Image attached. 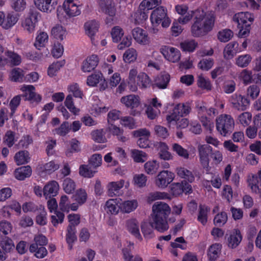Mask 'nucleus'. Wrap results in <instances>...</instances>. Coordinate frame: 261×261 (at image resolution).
<instances>
[{
	"label": "nucleus",
	"instance_id": "1",
	"mask_svg": "<svg viewBox=\"0 0 261 261\" xmlns=\"http://www.w3.org/2000/svg\"><path fill=\"white\" fill-rule=\"evenodd\" d=\"M215 18L213 14L198 9L195 12V19L191 27L193 36L199 37L206 35L213 29Z\"/></svg>",
	"mask_w": 261,
	"mask_h": 261
},
{
	"label": "nucleus",
	"instance_id": "2",
	"mask_svg": "<svg viewBox=\"0 0 261 261\" xmlns=\"http://www.w3.org/2000/svg\"><path fill=\"white\" fill-rule=\"evenodd\" d=\"M170 213L171 208L165 202L158 201L152 205V226L158 231L163 232L169 229L167 218Z\"/></svg>",
	"mask_w": 261,
	"mask_h": 261
},
{
	"label": "nucleus",
	"instance_id": "3",
	"mask_svg": "<svg viewBox=\"0 0 261 261\" xmlns=\"http://www.w3.org/2000/svg\"><path fill=\"white\" fill-rule=\"evenodd\" d=\"M254 19L253 15L248 12H239L233 16V19L238 23V27L240 29L239 37H246L249 35Z\"/></svg>",
	"mask_w": 261,
	"mask_h": 261
},
{
	"label": "nucleus",
	"instance_id": "4",
	"mask_svg": "<svg viewBox=\"0 0 261 261\" xmlns=\"http://www.w3.org/2000/svg\"><path fill=\"white\" fill-rule=\"evenodd\" d=\"M234 126V121L231 116L222 114L216 119V128L223 136L230 135Z\"/></svg>",
	"mask_w": 261,
	"mask_h": 261
},
{
	"label": "nucleus",
	"instance_id": "5",
	"mask_svg": "<svg viewBox=\"0 0 261 261\" xmlns=\"http://www.w3.org/2000/svg\"><path fill=\"white\" fill-rule=\"evenodd\" d=\"M150 20L153 26H159L161 23L163 28H167L171 23V20L167 16L166 10L163 7H159L152 12Z\"/></svg>",
	"mask_w": 261,
	"mask_h": 261
},
{
	"label": "nucleus",
	"instance_id": "6",
	"mask_svg": "<svg viewBox=\"0 0 261 261\" xmlns=\"http://www.w3.org/2000/svg\"><path fill=\"white\" fill-rule=\"evenodd\" d=\"M191 111L189 103H178L174 107L172 113L167 116V120L168 123L178 120L179 117L188 115Z\"/></svg>",
	"mask_w": 261,
	"mask_h": 261
},
{
	"label": "nucleus",
	"instance_id": "7",
	"mask_svg": "<svg viewBox=\"0 0 261 261\" xmlns=\"http://www.w3.org/2000/svg\"><path fill=\"white\" fill-rule=\"evenodd\" d=\"M198 156L199 158V162L203 168L205 169L206 171L210 170L209 155L212 151V147L207 144H199L197 147Z\"/></svg>",
	"mask_w": 261,
	"mask_h": 261
},
{
	"label": "nucleus",
	"instance_id": "8",
	"mask_svg": "<svg viewBox=\"0 0 261 261\" xmlns=\"http://www.w3.org/2000/svg\"><path fill=\"white\" fill-rule=\"evenodd\" d=\"M20 90L23 93L22 97L24 98V100L35 103H38L41 101L42 96L35 92L34 86L24 85L21 87Z\"/></svg>",
	"mask_w": 261,
	"mask_h": 261
},
{
	"label": "nucleus",
	"instance_id": "9",
	"mask_svg": "<svg viewBox=\"0 0 261 261\" xmlns=\"http://www.w3.org/2000/svg\"><path fill=\"white\" fill-rule=\"evenodd\" d=\"M229 101L233 109L242 111L246 110L250 104L247 98L238 93L232 95Z\"/></svg>",
	"mask_w": 261,
	"mask_h": 261
},
{
	"label": "nucleus",
	"instance_id": "10",
	"mask_svg": "<svg viewBox=\"0 0 261 261\" xmlns=\"http://www.w3.org/2000/svg\"><path fill=\"white\" fill-rule=\"evenodd\" d=\"M174 174L168 170L159 172L155 180V185L159 188H166L174 179Z\"/></svg>",
	"mask_w": 261,
	"mask_h": 261
},
{
	"label": "nucleus",
	"instance_id": "11",
	"mask_svg": "<svg viewBox=\"0 0 261 261\" xmlns=\"http://www.w3.org/2000/svg\"><path fill=\"white\" fill-rule=\"evenodd\" d=\"M160 52L167 60L172 63L177 62L180 59V51L173 47L163 46L160 48Z\"/></svg>",
	"mask_w": 261,
	"mask_h": 261
},
{
	"label": "nucleus",
	"instance_id": "12",
	"mask_svg": "<svg viewBox=\"0 0 261 261\" xmlns=\"http://www.w3.org/2000/svg\"><path fill=\"white\" fill-rule=\"evenodd\" d=\"M34 3L40 11L50 13L55 9L58 0H34Z\"/></svg>",
	"mask_w": 261,
	"mask_h": 261
},
{
	"label": "nucleus",
	"instance_id": "13",
	"mask_svg": "<svg viewBox=\"0 0 261 261\" xmlns=\"http://www.w3.org/2000/svg\"><path fill=\"white\" fill-rule=\"evenodd\" d=\"M126 227L128 231L140 242L143 240L139 229V223L136 219H130L126 222Z\"/></svg>",
	"mask_w": 261,
	"mask_h": 261
},
{
	"label": "nucleus",
	"instance_id": "14",
	"mask_svg": "<svg viewBox=\"0 0 261 261\" xmlns=\"http://www.w3.org/2000/svg\"><path fill=\"white\" fill-rule=\"evenodd\" d=\"M99 59L97 55H92L88 57L82 63L81 69L84 72L93 70L97 66Z\"/></svg>",
	"mask_w": 261,
	"mask_h": 261
},
{
	"label": "nucleus",
	"instance_id": "15",
	"mask_svg": "<svg viewBox=\"0 0 261 261\" xmlns=\"http://www.w3.org/2000/svg\"><path fill=\"white\" fill-rule=\"evenodd\" d=\"M242 240V237L240 231L238 229H234L227 236V246L229 248L234 249L239 246Z\"/></svg>",
	"mask_w": 261,
	"mask_h": 261
},
{
	"label": "nucleus",
	"instance_id": "16",
	"mask_svg": "<svg viewBox=\"0 0 261 261\" xmlns=\"http://www.w3.org/2000/svg\"><path fill=\"white\" fill-rule=\"evenodd\" d=\"M37 15L33 12H30L22 22L23 29L29 33H33L35 31L37 20Z\"/></svg>",
	"mask_w": 261,
	"mask_h": 261
},
{
	"label": "nucleus",
	"instance_id": "17",
	"mask_svg": "<svg viewBox=\"0 0 261 261\" xmlns=\"http://www.w3.org/2000/svg\"><path fill=\"white\" fill-rule=\"evenodd\" d=\"M98 5L101 11L113 17L116 14L115 4L113 0H99Z\"/></svg>",
	"mask_w": 261,
	"mask_h": 261
},
{
	"label": "nucleus",
	"instance_id": "18",
	"mask_svg": "<svg viewBox=\"0 0 261 261\" xmlns=\"http://www.w3.org/2000/svg\"><path fill=\"white\" fill-rule=\"evenodd\" d=\"M132 35L135 40L139 44L146 45L149 43V37L146 31L137 27L132 30Z\"/></svg>",
	"mask_w": 261,
	"mask_h": 261
},
{
	"label": "nucleus",
	"instance_id": "19",
	"mask_svg": "<svg viewBox=\"0 0 261 261\" xmlns=\"http://www.w3.org/2000/svg\"><path fill=\"white\" fill-rule=\"evenodd\" d=\"M63 9L66 14L70 17L79 15L81 13L79 6L73 0H67L63 3Z\"/></svg>",
	"mask_w": 261,
	"mask_h": 261
},
{
	"label": "nucleus",
	"instance_id": "20",
	"mask_svg": "<svg viewBox=\"0 0 261 261\" xmlns=\"http://www.w3.org/2000/svg\"><path fill=\"white\" fill-rule=\"evenodd\" d=\"M59 189L58 183L53 180L46 184L43 188V195L46 199L56 196Z\"/></svg>",
	"mask_w": 261,
	"mask_h": 261
},
{
	"label": "nucleus",
	"instance_id": "21",
	"mask_svg": "<svg viewBox=\"0 0 261 261\" xmlns=\"http://www.w3.org/2000/svg\"><path fill=\"white\" fill-rule=\"evenodd\" d=\"M120 101L127 108L131 109L136 108L140 105V97L134 94H130L122 97Z\"/></svg>",
	"mask_w": 261,
	"mask_h": 261
},
{
	"label": "nucleus",
	"instance_id": "22",
	"mask_svg": "<svg viewBox=\"0 0 261 261\" xmlns=\"http://www.w3.org/2000/svg\"><path fill=\"white\" fill-rule=\"evenodd\" d=\"M170 75L168 73H164L156 77L154 83L152 85L153 89H165L167 88L170 81Z\"/></svg>",
	"mask_w": 261,
	"mask_h": 261
},
{
	"label": "nucleus",
	"instance_id": "23",
	"mask_svg": "<svg viewBox=\"0 0 261 261\" xmlns=\"http://www.w3.org/2000/svg\"><path fill=\"white\" fill-rule=\"evenodd\" d=\"M124 183L125 181L123 179L109 182L107 186L108 194L109 196L110 197L119 196V191L123 188Z\"/></svg>",
	"mask_w": 261,
	"mask_h": 261
},
{
	"label": "nucleus",
	"instance_id": "24",
	"mask_svg": "<svg viewBox=\"0 0 261 261\" xmlns=\"http://www.w3.org/2000/svg\"><path fill=\"white\" fill-rule=\"evenodd\" d=\"M138 206V202L136 199L124 200L119 203L120 212L129 214L134 211Z\"/></svg>",
	"mask_w": 261,
	"mask_h": 261
},
{
	"label": "nucleus",
	"instance_id": "25",
	"mask_svg": "<svg viewBox=\"0 0 261 261\" xmlns=\"http://www.w3.org/2000/svg\"><path fill=\"white\" fill-rule=\"evenodd\" d=\"M239 51L238 43L236 41L230 42L226 45L224 49V57L227 60L230 59Z\"/></svg>",
	"mask_w": 261,
	"mask_h": 261
},
{
	"label": "nucleus",
	"instance_id": "26",
	"mask_svg": "<svg viewBox=\"0 0 261 261\" xmlns=\"http://www.w3.org/2000/svg\"><path fill=\"white\" fill-rule=\"evenodd\" d=\"M138 71L136 68L131 69L128 72L127 79V83L130 91L135 92L138 89V84H137L136 78H137Z\"/></svg>",
	"mask_w": 261,
	"mask_h": 261
},
{
	"label": "nucleus",
	"instance_id": "27",
	"mask_svg": "<svg viewBox=\"0 0 261 261\" xmlns=\"http://www.w3.org/2000/svg\"><path fill=\"white\" fill-rule=\"evenodd\" d=\"M249 187L252 192L258 194L261 198V185H258V177L256 175L252 174L249 175L247 179Z\"/></svg>",
	"mask_w": 261,
	"mask_h": 261
},
{
	"label": "nucleus",
	"instance_id": "28",
	"mask_svg": "<svg viewBox=\"0 0 261 261\" xmlns=\"http://www.w3.org/2000/svg\"><path fill=\"white\" fill-rule=\"evenodd\" d=\"M19 15L13 12L8 13L6 18H4L3 28L9 29L14 25L19 19Z\"/></svg>",
	"mask_w": 261,
	"mask_h": 261
},
{
	"label": "nucleus",
	"instance_id": "29",
	"mask_svg": "<svg viewBox=\"0 0 261 261\" xmlns=\"http://www.w3.org/2000/svg\"><path fill=\"white\" fill-rule=\"evenodd\" d=\"M34 243L30 245L29 247L30 252H33L36 250L37 246H44L47 245L48 240L45 236L42 234H38L35 236Z\"/></svg>",
	"mask_w": 261,
	"mask_h": 261
},
{
	"label": "nucleus",
	"instance_id": "30",
	"mask_svg": "<svg viewBox=\"0 0 261 261\" xmlns=\"http://www.w3.org/2000/svg\"><path fill=\"white\" fill-rule=\"evenodd\" d=\"M31 174L32 169L29 166L18 168L14 172L15 177L18 180H24L25 178L30 177Z\"/></svg>",
	"mask_w": 261,
	"mask_h": 261
},
{
	"label": "nucleus",
	"instance_id": "31",
	"mask_svg": "<svg viewBox=\"0 0 261 261\" xmlns=\"http://www.w3.org/2000/svg\"><path fill=\"white\" fill-rule=\"evenodd\" d=\"M159 154L161 159L164 160H170L173 159L171 153L168 151V145L164 142H160L158 145Z\"/></svg>",
	"mask_w": 261,
	"mask_h": 261
},
{
	"label": "nucleus",
	"instance_id": "32",
	"mask_svg": "<svg viewBox=\"0 0 261 261\" xmlns=\"http://www.w3.org/2000/svg\"><path fill=\"white\" fill-rule=\"evenodd\" d=\"M120 199H111L108 200L106 203V206L107 209V212L113 215H116L118 213L119 208V201Z\"/></svg>",
	"mask_w": 261,
	"mask_h": 261
},
{
	"label": "nucleus",
	"instance_id": "33",
	"mask_svg": "<svg viewBox=\"0 0 261 261\" xmlns=\"http://www.w3.org/2000/svg\"><path fill=\"white\" fill-rule=\"evenodd\" d=\"M86 34L92 37L95 35L98 31L99 23L94 20L86 22L84 25Z\"/></svg>",
	"mask_w": 261,
	"mask_h": 261
},
{
	"label": "nucleus",
	"instance_id": "34",
	"mask_svg": "<svg viewBox=\"0 0 261 261\" xmlns=\"http://www.w3.org/2000/svg\"><path fill=\"white\" fill-rule=\"evenodd\" d=\"M252 57L249 54H244L238 56L235 59V64L240 68H246L251 63Z\"/></svg>",
	"mask_w": 261,
	"mask_h": 261
},
{
	"label": "nucleus",
	"instance_id": "35",
	"mask_svg": "<svg viewBox=\"0 0 261 261\" xmlns=\"http://www.w3.org/2000/svg\"><path fill=\"white\" fill-rule=\"evenodd\" d=\"M6 60L8 63L12 66H18L21 62V56L12 51H7L5 53Z\"/></svg>",
	"mask_w": 261,
	"mask_h": 261
},
{
	"label": "nucleus",
	"instance_id": "36",
	"mask_svg": "<svg viewBox=\"0 0 261 261\" xmlns=\"http://www.w3.org/2000/svg\"><path fill=\"white\" fill-rule=\"evenodd\" d=\"M167 199H170V196L169 194L164 192H151L147 197V200L150 203L158 200Z\"/></svg>",
	"mask_w": 261,
	"mask_h": 261
},
{
	"label": "nucleus",
	"instance_id": "37",
	"mask_svg": "<svg viewBox=\"0 0 261 261\" xmlns=\"http://www.w3.org/2000/svg\"><path fill=\"white\" fill-rule=\"evenodd\" d=\"M51 35L57 40H63L66 36L65 29L60 25H56L51 30Z\"/></svg>",
	"mask_w": 261,
	"mask_h": 261
},
{
	"label": "nucleus",
	"instance_id": "38",
	"mask_svg": "<svg viewBox=\"0 0 261 261\" xmlns=\"http://www.w3.org/2000/svg\"><path fill=\"white\" fill-rule=\"evenodd\" d=\"M221 250V245L215 243L212 245L208 248L207 251L208 257L211 260L216 259L220 253Z\"/></svg>",
	"mask_w": 261,
	"mask_h": 261
},
{
	"label": "nucleus",
	"instance_id": "39",
	"mask_svg": "<svg viewBox=\"0 0 261 261\" xmlns=\"http://www.w3.org/2000/svg\"><path fill=\"white\" fill-rule=\"evenodd\" d=\"M238 79L245 85H248L252 82V72L251 70L245 69L238 73Z\"/></svg>",
	"mask_w": 261,
	"mask_h": 261
},
{
	"label": "nucleus",
	"instance_id": "40",
	"mask_svg": "<svg viewBox=\"0 0 261 261\" xmlns=\"http://www.w3.org/2000/svg\"><path fill=\"white\" fill-rule=\"evenodd\" d=\"M148 11L145 8L142 9L139 6V9L134 14V19L136 23L140 24L143 22L148 18Z\"/></svg>",
	"mask_w": 261,
	"mask_h": 261
},
{
	"label": "nucleus",
	"instance_id": "41",
	"mask_svg": "<svg viewBox=\"0 0 261 261\" xmlns=\"http://www.w3.org/2000/svg\"><path fill=\"white\" fill-rule=\"evenodd\" d=\"M176 172L178 176L187 180L190 182H192L195 179L192 172L184 167L177 168Z\"/></svg>",
	"mask_w": 261,
	"mask_h": 261
},
{
	"label": "nucleus",
	"instance_id": "42",
	"mask_svg": "<svg viewBox=\"0 0 261 261\" xmlns=\"http://www.w3.org/2000/svg\"><path fill=\"white\" fill-rule=\"evenodd\" d=\"M131 156L134 161L137 163H143L148 158L147 154L145 152L137 149L131 150Z\"/></svg>",
	"mask_w": 261,
	"mask_h": 261
},
{
	"label": "nucleus",
	"instance_id": "43",
	"mask_svg": "<svg viewBox=\"0 0 261 261\" xmlns=\"http://www.w3.org/2000/svg\"><path fill=\"white\" fill-rule=\"evenodd\" d=\"M141 231L145 239L148 240L154 237V233L152 228H154L152 225L151 226L147 222H143L141 224Z\"/></svg>",
	"mask_w": 261,
	"mask_h": 261
},
{
	"label": "nucleus",
	"instance_id": "44",
	"mask_svg": "<svg viewBox=\"0 0 261 261\" xmlns=\"http://www.w3.org/2000/svg\"><path fill=\"white\" fill-rule=\"evenodd\" d=\"M0 247L5 252L9 253L14 250L15 245L12 239L5 238L1 241Z\"/></svg>",
	"mask_w": 261,
	"mask_h": 261
},
{
	"label": "nucleus",
	"instance_id": "45",
	"mask_svg": "<svg viewBox=\"0 0 261 261\" xmlns=\"http://www.w3.org/2000/svg\"><path fill=\"white\" fill-rule=\"evenodd\" d=\"M62 187L64 191L67 194H72L76 188V184L71 178L67 177L63 180Z\"/></svg>",
	"mask_w": 261,
	"mask_h": 261
},
{
	"label": "nucleus",
	"instance_id": "46",
	"mask_svg": "<svg viewBox=\"0 0 261 261\" xmlns=\"http://www.w3.org/2000/svg\"><path fill=\"white\" fill-rule=\"evenodd\" d=\"M137 79V84L141 88H146L151 85V80L148 75L144 72L140 73L138 75Z\"/></svg>",
	"mask_w": 261,
	"mask_h": 261
},
{
	"label": "nucleus",
	"instance_id": "47",
	"mask_svg": "<svg viewBox=\"0 0 261 261\" xmlns=\"http://www.w3.org/2000/svg\"><path fill=\"white\" fill-rule=\"evenodd\" d=\"M48 35L45 32L40 31L38 33L35 43V46L39 49V47L44 46L48 42Z\"/></svg>",
	"mask_w": 261,
	"mask_h": 261
},
{
	"label": "nucleus",
	"instance_id": "48",
	"mask_svg": "<svg viewBox=\"0 0 261 261\" xmlns=\"http://www.w3.org/2000/svg\"><path fill=\"white\" fill-rule=\"evenodd\" d=\"M210 209L206 205H200L197 219L202 225H204L207 221V214Z\"/></svg>",
	"mask_w": 261,
	"mask_h": 261
},
{
	"label": "nucleus",
	"instance_id": "49",
	"mask_svg": "<svg viewBox=\"0 0 261 261\" xmlns=\"http://www.w3.org/2000/svg\"><path fill=\"white\" fill-rule=\"evenodd\" d=\"M29 159V153L27 151H19L14 156V160L18 165L27 163Z\"/></svg>",
	"mask_w": 261,
	"mask_h": 261
},
{
	"label": "nucleus",
	"instance_id": "50",
	"mask_svg": "<svg viewBox=\"0 0 261 261\" xmlns=\"http://www.w3.org/2000/svg\"><path fill=\"white\" fill-rule=\"evenodd\" d=\"M91 168L87 165H81L79 168L80 175L86 178H91L94 176L97 171L93 169H92Z\"/></svg>",
	"mask_w": 261,
	"mask_h": 261
},
{
	"label": "nucleus",
	"instance_id": "51",
	"mask_svg": "<svg viewBox=\"0 0 261 261\" xmlns=\"http://www.w3.org/2000/svg\"><path fill=\"white\" fill-rule=\"evenodd\" d=\"M147 177L143 173L136 174L134 176L133 182L138 188H143L146 186Z\"/></svg>",
	"mask_w": 261,
	"mask_h": 261
},
{
	"label": "nucleus",
	"instance_id": "52",
	"mask_svg": "<svg viewBox=\"0 0 261 261\" xmlns=\"http://www.w3.org/2000/svg\"><path fill=\"white\" fill-rule=\"evenodd\" d=\"M27 0H11V7L15 11L20 12L27 8Z\"/></svg>",
	"mask_w": 261,
	"mask_h": 261
},
{
	"label": "nucleus",
	"instance_id": "53",
	"mask_svg": "<svg viewBox=\"0 0 261 261\" xmlns=\"http://www.w3.org/2000/svg\"><path fill=\"white\" fill-rule=\"evenodd\" d=\"M103 79L101 73H95L88 76L87 79V84L90 87L96 86Z\"/></svg>",
	"mask_w": 261,
	"mask_h": 261
},
{
	"label": "nucleus",
	"instance_id": "54",
	"mask_svg": "<svg viewBox=\"0 0 261 261\" xmlns=\"http://www.w3.org/2000/svg\"><path fill=\"white\" fill-rule=\"evenodd\" d=\"M197 85L198 87L203 90L210 91L212 89V85L208 79L200 74L198 76Z\"/></svg>",
	"mask_w": 261,
	"mask_h": 261
},
{
	"label": "nucleus",
	"instance_id": "55",
	"mask_svg": "<svg viewBox=\"0 0 261 261\" xmlns=\"http://www.w3.org/2000/svg\"><path fill=\"white\" fill-rule=\"evenodd\" d=\"M72 198L79 204L81 205L86 202L87 195L85 190L80 189L76 191Z\"/></svg>",
	"mask_w": 261,
	"mask_h": 261
},
{
	"label": "nucleus",
	"instance_id": "56",
	"mask_svg": "<svg viewBox=\"0 0 261 261\" xmlns=\"http://www.w3.org/2000/svg\"><path fill=\"white\" fill-rule=\"evenodd\" d=\"M123 60L126 63L134 62L137 58V53L135 49L130 48L127 49L123 56Z\"/></svg>",
	"mask_w": 261,
	"mask_h": 261
},
{
	"label": "nucleus",
	"instance_id": "57",
	"mask_svg": "<svg viewBox=\"0 0 261 261\" xmlns=\"http://www.w3.org/2000/svg\"><path fill=\"white\" fill-rule=\"evenodd\" d=\"M64 64L65 61L64 60L54 62L48 68V75L50 77L55 76Z\"/></svg>",
	"mask_w": 261,
	"mask_h": 261
},
{
	"label": "nucleus",
	"instance_id": "58",
	"mask_svg": "<svg viewBox=\"0 0 261 261\" xmlns=\"http://www.w3.org/2000/svg\"><path fill=\"white\" fill-rule=\"evenodd\" d=\"M92 140L95 142L103 143L107 141L103 129H96L92 131L91 133Z\"/></svg>",
	"mask_w": 261,
	"mask_h": 261
},
{
	"label": "nucleus",
	"instance_id": "59",
	"mask_svg": "<svg viewBox=\"0 0 261 261\" xmlns=\"http://www.w3.org/2000/svg\"><path fill=\"white\" fill-rule=\"evenodd\" d=\"M102 164V155L98 153L93 154L89 160V165L93 169L100 167Z\"/></svg>",
	"mask_w": 261,
	"mask_h": 261
},
{
	"label": "nucleus",
	"instance_id": "60",
	"mask_svg": "<svg viewBox=\"0 0 261 261\" xmlns=\"http://www.w3.org/2000/svg\"><path fill=\"white\" fill-rule=\"evenodd\" d=\"M172 150L176 152L179 156L185 159H188L189 158V153L188 151L178 144L173 143L172 145Z\"/></svg>",
	"mask_w": 261,
	"mask_h": 261
},
{
	"label": "nucleus",
	"instance_id": "61",
	"mask_svg": "<svg viewBox=\"0 0 261 261\" xmlns=\"http://www.w3.org/2000/svg\"><path fill=\"white\" fill-rule=\"evenodd\" d=\"M252 120V114L248 112H245L240 114L237 118L239 122L243 125L246 126L249 125Z\"/></svg>",
	"mask_w": 261,
	"mask_h": 261
},
{
	"label": "nucleus",
	"instance_id": "62",
	"mask_svg": "<svg viewBox=\"0 0 261 261\" xmlns=\"http://www.w3.org/2000/svg\"><path fill=\"white\" fill-rule=\"evenodd\" d=\"M233 33L230 29H224L219 32L218 34V38L223 42H226L230 40L233 37Z\"/></svg>",
	"mask_w": 261,
	"mask_h": 261
},
{
	"label": "nucleus",
	"instance_id": "63",
	"mask_svg": "<svg viewBox=\"0 0 261 261\" xmlns=\"http://www.w3.org/2000/svg\"><path fill=\"white\" fill-rule=\"evenodd\" d=\"M15 133L11 130H8L5 133L3 138V143L9 147H11L15 143Z\"/></svg>",
	"mask_w": 261,
	"mask_h": 261
},
{
	"label": "nucleus",
	"instance_id": "64",
	"mask_svg": "<svg viewBox=\"0 0 261 261\" xmlns=\"http://www.w3.org/2000/svg\"><path fill=\"white\" fill-rule=\"evenodd\" d=\"M144 167L147 174L152 175L157 171L159 164L156 161H149L144 164Z\"/></svg>",
	"mask_w": 261,
	"mask_h": 261
}]
</instances>
